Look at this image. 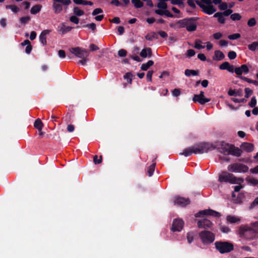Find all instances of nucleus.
Instances as JSON below:
<instances>
[{
	"label": "nucleus",
	"instance_id": "1",
	"mask_svg": "<svg viewBox=\"0 0 258 258\" xmlns=\"http://www.w3.org/2000/svg\"><path fill=\"white\" fill-rule=\"evenodd\" d=\"M215 149H216V147L214 145L203 142L185 148L183 150V152L181 153V154L185 157H188L190 156L192 154H201L212 151Z\"/></svg>",
	"mask_w": 258,
	"mask_h": 258
},
{
	"label": "nucleus",
	"instance_id": "2",
	"mask_svg": "<svg viewBox=\"0 0 258 258\" xmlns=\"http://www.w3.org/2000/svg\"><path fill=\"white\" fill-rule=\"evenodd\" d=\"M218 151L225 155H231L236 157H240L242 154V150L234 145L222 142L220 147L218 148Z\"/></svg>",
	"mask_w": 258,
	"mask_h": 258
},
{
	"label": "nucleus",
	"instance_id": "3",
	"mask_svg": "<svg viewBox=\"0 0 258 258\" xmlns=\"http://www.w3.org/2000/svg\"><path fill=\"white\" fill-rule=\"evenodd\" d=\"M198 19L199 18L197 17L184 19L178 21L176 22V24L180 28L186 27L188 31L192 32L197 29V21Z\"/></svg>",
	"mask_w": 258,
	"mask_h": 258
},
{
	"label": "nucleus",
	"instance_id": "4",
	"mask_svg": "<svg viewBox=\"0 0 258 258\" xmlns=\"http://www.w3.org/2000/svg\"><path fill=\"white\" fill-rule=\"evenodd\" d=\"M69 51L77 57L82 59L79 61V63L82 65H85L86 63L88 61L87 57L89 54L87 50L82 49L80 47H76L70 48Z\"/></svg>",
	"mask_w": 258,
	"mask_h": 258
},
{
	"label": "nucleus",
	"instance_id": "5",
	"mask_svg": "<svg viewBox=\"0 0 258 258\" xmlns=\"http://www.w3.org/2000/svg\"><path fill=\"white\" fill-rule=\"evenodd\" d=\"M239 234L241 237H243L247 240L258 238V229L246 228L244 226H240L239 229Z\"/></svg>",
	"mask_w": 258,
	"mask_h": 258
},
{
	"label": "nucleus",
	"instance_id": "6",
	"mask_svg": "<svg viewBox=\"0 0 258 258\" xmlns=\"http://www.w3.org/2000/svg\"><path fill=\"white\" fill-rule=\"evenodd\" d=\"M215 245L216 248L221 253L230 252L234 249L233 244L228 241H218L215 243Z\"/></svg>",
	"mask_w": 258,
	"mask_h": 258
},
{
	"label": "nucleus",
	"instance_id": "7",
	"mask_svg": "<svg viewBox=\"0 0 258 258\" xmlns=\"http://www.w3.org/2000/svg\"><path fill=\"white\" fill-rule=\"evenodd\" d=\"M52 8L55 14L60 13L62 11V7L67 10L68 6L71 4V0H52Z\"/></svg>",
	"mask_w": 258,
	"mask_h": 258
},
{
	"label": "nucleus",
	"instance_id": "8",
	"mask_svg": "<svg viewBox=\"0 0 258 258\" xmlns=\"http://www.w3.org/2000/svg\"><path fill=\"white\" fill-rule=\"evenodd\" d=\"M199 235L202 242L204 244L211 243L215 240V234L210 231H202Z\"/></svg>",
	"mask_w": 258,
	"mask_h": 258
},
{
	"label": "nucleus",
	"instance_id": "9",
	"mask_svg": "<svg viewBox=\"0 0 258 258\" xmlns=\"http://www.w3.org/2000/svg\"><path fill=\"white\" fill-rule=\"evenodd\" d=\"M228 170L233 172L245 173L248 171V167L242 163H236L228 166Z\"/></svg>",
	"mask_w": 258,
	"mask_h": 258
},
{
	"label": "nucleus",
	"instance_id": "10",
	"mask_svg": "<svg viewBox=\"0 0 258 258\" xmlns=\"http://www.w3.org/2000/svg\"><path fill=\"white\" fill-rule=\"evenodd\" d=\"M219 181L221 182L235 183L236 182V177L231 173L226 171H223L219 176Z\"/></svg>",
	"mask_w": 258,
	"mask_h": 258
},
{
	"label": "nucleus",
	"instance_id": "11",
	"mask_svg": "<svg viewBox=\"0 0 258 258\" xmlns=\"http://www.w3.org/2000/svg\"><path fill=\"white\" fill-rule=\"evenodd\" d=\"M196 3L202 9L203 11L207 14L211 15L216 11L212 5L205 6L199 1H196Z\"/></svg>",
	"mask_w": 258,
	"mask_h": 258
},
{
	"label": "nucleus",
	"instance_id": "12",
	"mask_svg": "<svg viewBox=\"0 0 258 258\" xmlns=\"http://www.w3.org/2000/svg\"><path fill=\"white\" fill-rule=\"evenodd\" d=\"M184 224V223L182 219H174L172 223L171 230L173 232L180 231L183 227Z\"/></svg>",
	"mask_w": 258,
	"mask_h": 258
},
{
	"label": "nucleus",
	"instance_id": "13",
	"mask_svg": "<svg viewBox=\"0 0 258 258\" xmlns=\"http://www.w3.org/2000/svg\"><path fill=\"white\" fill-rule=\"evenodd\" d=\"M201 215H210L215 217H220L221 214L217 211L211 209L205 210L199 212L196 215V217H199Z\"/></svg>",
	"mask_w": 258,
	"mask_h": 258
},
{
	"label": "nucleus",
	"instance_id": "14",
	"mask_svg": "<svg viewBox=\"0 0 258 258\" xmlns=\"http://www.w3.org/2000/svg\"><path fill=\"white\" fill-rule=\"evenodd\" d=\"M213 226V223L206 218L203 219L198 222V226L199 228L211 229Z\"/></svg>",
	"mask_w": 258,
	"mask_h": 258
},
{
	"label": "nucleus",
	"instance_id": "15",
	"mask_svg": "<svg viewBox=\"0 0 258 258\" xmlns=\"http://www.w3.org/2000/svg\"><path fill=\"white\" fill-rule=\"evenodd\" d=\"M174 203L175 204L184 207L189 205L190 203V201L188 198H184L177 196L174 198Z\"/></svg>",
	"mask_w": 258,
	"mask_h": 258
},
{
	"label": "nucleus",
	"instance_id": "16",
	"mask_svg": "<svg viewBox=\"0 0 258 258\" xmlns=\"http://www.w3.org/2000/svg\"><path fill=\"white\" fill-rule=\"evenodd\" d=\"M234 72L238 76H241L242 73L246 74L249 72V69L247 65L242 64L240 67L235 68Z\"/></svg>",
	"mask_w": 258,
	"mask_h": 258
},
{
	"label": "nucleus",
	"instance_id": "17",
	"mask_svg": "<svg viewBox=\"0 0 258 258\" xmlns=\"http://www.w3.org/2000/svg\"><path fill=\"white\" fill-rule=\"evenodd\" d=\"M240 148L246 152H251L254 150L253 145L247 142H244L241 144Z\"/></svg>",
	"mask_w": 258,
	"mask_h": 258
},
{
	"label": "nucleus",
	"instance_id": "18",
	"mask_svg": "<svg viewBox=\"0 0 258 258\" xmlns=\"http://www.w3.org/2000/svg\"><path fill=\"white\" fill-rule=\"evenodd\" d=\"M140 56L142 57L145 58L147 56L151 57L152 55V49L148 47L142 50L140 54Z\"/></svg>",
	"mask_w": 258,
	"mask_h": 258
},
{
	"label": "nucleus",
	"instance_id": "19",
	"mask_svg": "<svg viewBox=\"0 0 258 258\" xmlns=\"http://www.w3.org/2000/svg\"><path fill=\"white\" fill-rule=\"evenodd\" d=\"M50 32V31L49 30H45L41 32L39 36L41 43L44 45L47 44L46 35H48Z\"/></svg>",
	"mask_w": 258,
	"mask_h": 258
},
{
	"label": "nucleus",
	"instance_id": "20",
	"mask_svg": "<svg viewBox=\"0 0 258 258\" xmlns=\"http://www.w3.org/2000/svg\"><path fill=\"white\" fill-rule=\"evenodd\" d=\"M192 101L194 103H199L200 104L203 105L206 103L209 102L211 100L210 98H192Z\"/></svg>",
	"mask_w": 258,
	"mask_h": 258
},
{
	"label": "nucleus",
	"instance_id": "21",
	"mask_svg": "<svg viewBox=\"0 0 258 258\" xmlns=\"http://www.w3.org/2000/svg\"><path fill=\"white\" fill-rule=\"evenodd\" d=\"M226 220L227 222L231 224L239 223L240 221L239 218L232 215H228L226 217Z\"/></svg>",
	"mask_w": 258,
	"mask_h": 258
},
{
	"label": "nucleus",
	"instance_id": "22",
	"mask_svg": "<svg viewBox=\"0 0 258 258\" xmlns=\"http://www.w3.org/2000/svg\"><path fill=\"white\" fill-rule=\"evenodd\" d=\"M225 57L224 53L220 50H216L215 51L213 59L216 60H221Z\"/></svg>",
	"mask_w": 258,
	"mask_h": 258
},
{
	"label": "nucleus",
	"instance_id": "23",
	"mask_svg": "<svg viewBox=\"0 0 258 258\" xmlns=\"http://www.w3.org/2000/svg\"><path fill=\"white\" fill-rule=\"evenodd\" d=\"M228 94L229 96H242V90L241 89L238 90H232L230 89L228 92Z\"/></svg>",
	"mask_w": 258,
	"mask_h": 258
},
{
	"label": "nucleus",
	"instance_id": "24",
	"mask_svg": "<svg viewBox=\"0 0 258 258\" xmlns=\"http://www.w3.org/2000/svg\"><path fill=\"white\" fill-rule=\"evenodd\" d=\"M73 1L76 5L92 6L93 4V3L91 1H87L85 0H73Z\"/></svg>",
	"mask_w": 258,
	"mask_h": 258
},
{
	"label": "nucleus",
	"instance_id": "25",
	"mask_svg": "<svg viewBox=\"0 0 258 258\" xmlns=\"http://www.w3.org/2000/svg\"><path fill=\"white\" fill-rule=\"evenodd\" d=\"M73 14L76 16L80 17L84 15L85 12L78 7H75L73 9Z\"/></svg>",
	"mask_w": 258,
	"mask_h": 258
},
{
	"label": "nucleus",
	"instance_id": "26",
	"mask_svg": "<svg viewBox=\"0 0 258 258\" xmlns=\"http://www.w3.org/2000/svg\"><path fill=\"white\" fill-rule=\"evenodd\" d=\"M214 17L215 18H218V21L219 23L221 24L225 23V18H224V16L222 15L221 12H217L215 13L214 15Z\"/></svg>",
	"mask_w": 258,
	"mask_h": 258
},
{
	"label": "nucleus",
	"instance_id": "27",
	"mask_svg": "<svg viewBox=\"0 0 258 258\" xmlns=\"http://www.w3.org/2000/svg\"><path fill=\"white\" fill-rule=\"evenodd\" d=\"M34 126L37 128L39 131H42L43 127V123L41 119L37 118L34 122Z\"/></svg>",
	"mask_w": 258,
	"mask_h": 258
},
{
	"label": "nucleus",
	"instance_id": "28",
	"mask_svg": "<svg viewBox=\"0 0 258 258\" xmlns=\"http://www.w3.org/2000/svg\"><path fill=\"white\" fill-rule=\"evenodd\" d=\"M245 180L248 183H249L253 186H256L258 185V180L253 177H247L246 178Z\"/></svg>",
	"mask_w": 258,
	"mask_h": 258
},
{
	"label": "nucleus",
	"instance_id": "29",
	"mask_svg": "<svg viewBox=\"0 0 258 258\" xmlns=\"http://www.w3.org/2000/svg\"><path fill=\"white\" fill-rule=\"evenodd\" d=\"M42 6L40 5H36L32 7L30 10L32 14H36L38 13L41 10Z\"/></svg>",
	"mask_w": 258,
	"mask_h": 258
},
{
	"label": "nucleus",
	"instance_id": "30",
	"mask_svg": "<svg viewBox=\"0 0 258 258\" xmlns=\"http://www.w3.org/2000/svg\"><path fill=\"white\" fill-rule=\"evenodd\" d=\"M154 62L152 60H149L146 63H144L141 66V69L143 71H147L149 68L153 66Z\"/></svg>",
	"mask_w": 258,
	"mask_h": 258
},
{
	"label": "nucleus",
	"instance_id": "31",
	"mask_svg": "<svg viewBox=\"0 0 258 258\" xmlns=\"http://www.w3.org/2000/svg\"><path fill=\"white\" fill-rule=\"evenodd\" d=\"M145 38L148 40L151 41L153 39H158V37L156 33L152 32L151 34H148L146 36Z\"/></svg>",
	"mask_w": 258,
	"mask_h": 258
},
{
	"label": "nucleus",
	"instance_id": "32",
	"mask_svg": "<svg viewBox=\"0 0 258 258\" xmlns=\"http://www.w3.org/2000/svg\"><path fill=\"white\" fill-rule=\"evenodd\" d=\"M156 163H153L148 168L147 172L149 176H151L155 171Z\"/></svg>",
	"mask_w": 258,
	"mask_h": 258
},
{
	"label": "nucleus",
	"instance_id": "33",
	"mask_svg": "<svg viewBox=\"0 0 258 258\" xmlns=\"http://www.w3.org/2000/svg\"><path fill=\"white\" fill-rule=\"evenodd\" d=\"M199 74V72L197 71L192 70H188L187 69L185 71V75L186 76H190L191 75L193 76H197Z\"/></svg>",
	"mask_w": 258,
	"mask_h": 258
},
{
	"label": "nucleus",
	"instance_id": "34",
	"mask_svg": "<svg viewBox=\"0 0 258 258\" xmlns=\"http://www.w3.org/2000/svg\"><path fill=\"white\" fill-rule=\"evenodd\" d=\"M165 2L166 1H159V2L157 5V7L160 9H166L167 8V5Z\"/></svg>",
	"mask_w": 258,
	"mask_h": 258
},
{
	"label": "nucleus",
	"instance_id": "35",
	"mask_svg": "<svg viewBox=\"0 0 258 258\" xmlns=\"http://www.w3.org/2000/svg\"><path fill=\"white\" fill-rule=\"evenodd\" d=\"M132 3L136 8H140L143 6V3L140 0H132Z\"/></svg>",
	"mask_w": 258,
	"mask_h": 258
},
{
	"label": "nucleus",
	"instance_id": "36",
	"mask_svg": "<svg viewBox=\"0 0 258 258\" xmlns=\"http://www.w3.org/2000/svg\"><path fill=\"white\" fill-rule=\"evenodd\" d=\"M248 48L251 51H254L256 48L258 49V41H255L249 44Z\"/></svg>",
	"mask_w": 258,
	"mask_h": 258
},
{
	"label": "nucleus",
	"instance_id": "37",
	"mask_svg": "<svg viewBox=\"0 0 258 258\" xmlns=\"http://www.w3.org/2000/svg\"><path fill=\"white\" fill-rule=\"evenodd\" d=\"M230 18L233 21H238L240 20L241 18V15L238 13H234L231 14L230 16Z\"/></svg>",
	"mask_w": 258,
	"mask_h": 258
},
{
	"label": "nucleus",
	"instance_id": "38",
	"mask_svg": "<svg viewBox=\"0 0 258 258\" xmlns=\"http://www.w3.org/2000/svg\"><path fill=\"white\" fill-rule=\"evenodd\" d=\"M202 41L200 39H197L195 41V45L194 47L197 49H202L205 48V46L202 45Z\"/></svg>",
	"mask_w": 258,
	"mask_h": 258
},
{
	"label": "nucleus",
	"instance_id": "39",
	"mask_svg": "<svg viewBox=\"0 0 258 258\" xmlns=\"http://www.w3.org/2000/svg\"><path fill=\"white\" fill-rule=\"evenodd\" d=\"M220 229L222 232L225 233H228L230 231V229L228 226L225 225H220Z\"/></svg>",
	"mask_w": 258,
	"mask_h": 258
},
{
	"label": "nucleus",
	"instance_id": "40",
	"mask_svg": "<svg viewBox=\"0 0 258 258\" xmlns=\"http://www.w3.org/2000/svg\"><path fill=\"white\" fill-rule=\"evenodd\" d=\"M231 100L235 103H244L246 101V100L244 98L241 99H238L237 98H231Z\"/></svg>",
	"mask_w": 258,
	"mask_h": 258
},
{
	"label": "nucleus",
	"instance_id": "41",
	"mask_svg": "<svg viewBox=\"0 0 258 258\" xmlns=\"http://www.w3.org/2000/svg\"><path fill=\"white\" fill-rule=\"evenodd\" d=\"M6 9H10L14 13H17L19 11V9L15 5H7Z\"/></svg>",
	"mask_w": 258,
	"mask_h": 258
},
{
	"label": "nucleus",
	"instance_id": "42",
	"mask_svg": "<svg viewBox=\"0 0 258 258\" xmlns=\"http://www.w3.org/2000/svg\"><path fill=\"white\" fill-rule=\"evenodd\" d=\"M102 156L101 155L99 157V159H98V156L95 155L93 157V161L95 164H99L102 162Z\"/></svg>",
	"mask_w": 258,
	"mask_h": 258
},
{
	"label": "nucleus",
	"instance_id": "43",
	"mask_svg": "<svg viewBox=\"0 0 258 258\" xmlns=\"http://www.w3.org/2000/svg\"><path fill=\"white\" fill-rule=\"evenodd\" d=\"M256 24V22L255 18H250L247 22V25L249 27H253L255 26Z\"/></svg>",
	"mask_w": 258,
	"mask_h": 258
},
{
	"label": "nucleus",
	"instance_id": "44",
	"mask_svg": "<svg viewBox=\"0 0 258 258\" xmlns=\"http://www.w3.org/2000/svg\"><path fill=\"white\" fill-rule=\"evenodd\" d=\"M133 76V75L131 73H127L125 74L124 76V79H126L127 80V82L128 83L131 84L132 82V77Z\"/></svg>",
	"mask_w": 258,
	"mask_h": 258
},
{
	"label": "nucleus",
	"instance_id": "45",
	"mask_svg": "<svg viewBox=\"0 0 258 258\" xmlns=\"http://www.w3.org/2000/svg\"><path fill=\"white\" fill-rule=\"evenodd\" d=\"M75 15L72 16L70 18V20L72 23H74L76 24H78L79 22V19Z\"/></svg>",
	"mask_w": 258,
	"mask_h": 258
},
{
	"label": "nucleus",
	"instance_id": "46",
	"mask_svg": "<svg viewBox=\"0 0 258 258\" xmlns=\"http://www.w3.org/2000/svg\"><path fill=\"white\" fill-rule=\"evenodd\" d=\"M72 29L73 27H72L63 26L61 28V30L62 31V34H64L67 32L70 31Z\"/></svg>",
	"mask_w": 258,
	"mask_h": 258
},
{
	"label": "nucleus",
	"instance_id": "47",
	"mask_svg": "<svg viewBox=\"0 0 258 258\" xmlns=\"http://www.w3.org/2000/svg\"><path fill=\"white\" fill-rule=\"evenodd\" d=\"M240 37V35L239 33H235L232 35H230L228 36V38L230 40L237 39Z\"/></svg>",
	"mask_w": 258,
	"mask_h": 258
},
{
	"label": "nucleus",
	"instance_id": "48",
	"mask_svg": "<svg viewBox=\"0 0 258 258\" xmlns=\"http://www.w3.org/2000/svg\"><path fill=\"white\" fill-rule=\"evenodd\" d=\"M30 20V17L29 16H26V17H22L20 18V21L21 22V23L23 24H25L26 23H27L29 20Z\"/></svg>",
	"mask_w": 258,
	"mask_h": 258
},
{
	"label": "nucleus",
	"instance_id": "49",
	"mask_svg": "<svg viewBox=\"0 0 258 258\" xmlns=\"http://www.w3.org/2000/svg\"><path fill=\"white\" fill-rule=\"evenodd\" d=\"M258 205V197L255 198L254 201L251 203L249 209H252L254 208L255 206Z\"/></svg>",
	"mask_w": 258,
	"mask_h": 258
},
{
	"label": "nucleus",
	"instance_id": "50",
	"mask_svg": "<svg viewBox=\"0 0 258 258\" xmlns=\"http://www.w3.org/2000/svg\"><path fill=\"white\" fill-rule=\"evenodd\" d=\"M229 63L228 62H224L220 66L219 68L221 70H227L228 67L229 66Z\"/></svg>",
	"mask_w": 258,
	"mask_h": 258
},
{
	"label": "nucleus",
	"instance_id": "51",
	"mask_svg": "<svg viewBox=\"0 0 258 258\" xmlns=\"http://www.w3.org/2000/svg\"><path fill=\"white\" fill-rule=\"evenodd\" d=\"M226 104L232 110L237 109L240 106V105H237V106H235L228 102H226Z\"/></svg>",
	"mask_w": 258,
	"mask_h": 258
},
{
	"label": "nucleus",
	"instance_id": "52",
	"mask_svg": "<svg viewBox=\"0 0 258 258\" xmlns=\"http://www.w3.org/2000/svg\"><path fill=\"white\" fill-rule=\"evenodd\" d=\"M228 56L230 59H233L236 57V53L233 51L228 52Z\"/></svg>",
	"mask_w": 258,
	"mask_h": 258
},
{
	"label": "nucleus",
	"instance_id": "53",
	"mask_svg": "<svg viewBox=\"0 0 258 258\" xmlns=\"http://www.w3.org/2000/svg\"><path fill=\"white\" fill-rule=\"evenodd\" d=\"M118 54L120 57H124L127 54V51L124 49H120L118 52Z\"/></svg>",
	"mask_w": 258,
	"mask_h": 258
},
{
	"label": "nucleus",
	"instance_id": "54",
	"mask_svg": "<svg viewBox=\"0 0 258 258\" xmlns=\"http://www.w3.org/2000/svg\"><path fill=\"white\" fill-rule=\"evenodd\" d=\"M248 104L251 107H255L256 104V100L255 98H251V99Z\"/></svg>",
	"mask_w": 258,
	"mask_h": 258
},
{
	"label": "nucleus",
	"instance_id": "55",
	"mask_svg": "<svg viewBox=\"0 0 258 258\" xmlns=\"http://www.w3.org/2000/svg\"><path fill=\"white\" fill-rule=\"evenodd\" d=\"M233 11L231 9L226 10L224 12H221L222 15L224 16H228L230 15H231Z\"/></svg>",
	"mask_w": 258,
	"mask_h": 258
},
{
	"label": "nucleus",
	"instance_id": "56",
	"mask_svg": "<svg viewBox=\"0 0 258 258\" xmlns=\"http://www.w3.org/2000/svg\"><path fill=\"white\" fill-rule=\"evenodd\" d=\"M103 12L101 8H97L94 10L93 11L92 15L93 16H96V15L101 13Z\"/></svg>",
	"mask_w": 258,
	"mask_h": 258
},
{
	"label": "nucleus",
	"instance_id": "57",
	"mask_svg": "<svg viewBox=\"0 0 258 258\" xmlns=\"http://www.w3.org/2000/svg\"><path fill=\"white\" fill-rule=\"evenodd\" d=\"M187 239L189 243H191L194 240V236L192 234L188 233L187 234Z\"/></svg>",
	"mask_w": 258,
	"mask_h": 258
},
{
	"label": "nucleus",
	"instance_id": "58",
	"mask_svg": "<svg viewBox=\"0 0 258 258\" xmlns=\"http://www.w3.org/2000/svg\"><path fill=\"white\" fill-rule=\"evenodd\" d=\"M86 27L90 28L92 31H94L96 28V24L94 23L87 24L86 25Z\"/></svg>",
	"mask_w": 258,
	"mask_h": 258
},
{
	"label": "nucleus",
	"instance_id": "59",
	"mask_svg": "<svg viewBox=\"0 0 258 258\" xmlns=\"http://www.w3.org/2000/svg\"><path fill=\"white\" fill-rule=\"evenodd\" d=\"M195 53H196L194 49H188L187 51L186 55L188 57H191V56L195 55Z\"/></svg>",
	"mask_w": 258,
	"mask_h": 258
},
{
	"label": "nucleus",
	"instance_id": "60",
	"mask_svg": "<svg viewBox=\"0 0 258 258\" xmlns=\"http://www.w3.org/2000/svg\"><path fill=\"white\" fill-rule=\"evenodd\" d=\"M245 97H248L252 95V91L249 88H245Z\"/></svg>",
	"mask_w": 258,
	"mask_h": 258
},
{
	"label": "nucleus",
	"instance_id": "61",
	"mask_svg": "<svg viewBox=\"0 0 258 258\" xmlns=\"http://www.w3.org/2000/svg\"><path fill=\"white\" fill-rule=\"evenodd\" d=\"M180 94V91L179 89H175L172 91V95L174 96H178Z\"/></svg>",
	"mask_w": 258,
	"mask_h": 258
},
{
	"label": "nucleus",
	"instance_id": "62",
	"mask_svg": "<svg viewBox=\"0 0 258 258\" xmlns=\"http://www.w3.org/2000/svg\"><path fill=\"white\" fill-rule=\"evenodd\" d=\"M227 8H228V5L226 3H222L219 6V9L221 10H227Z\"/></svg>",
	"mask_w": 258,
	"mask_h": 258
},
{
	"label": "nucleus",
	"instance_id": "63",
	"mask_svg": "<svg viewBox=\"0 0 258 258\" xmlns=\"http://www.w3.org/2000/svg\"><path fill=\"white\" fill-rule=\"evenodd\" d=\"M222 37V34L220 32H217L213 34V37L216 40L220 39Z\"/></svg>",
	"mask_w": 258,
	"mask_h": 258
},
{
	"label": "nucleus",
	"instance_id": "64",
	"mask_svg": "<svg viewBox=\"0 0 258 258\" xmlns=\"http://www.w3.org/2000/svg\"><path fill=\"white\" fill-rule=\"evenodd\" d=\"M250 172L252 174H257L258 173V165L256 166L253 168H251L249 170Z\"/></svg>",
	"mask_w": 258,
	"mask_h": 258
}]
</instances>
